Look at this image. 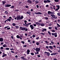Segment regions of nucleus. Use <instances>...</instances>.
I'll use <instances>...</instances> for the list:
<instances>
[{
    "label": "nucleus",
    "mask_w": 60,
    "mask_h": 60,
    "mask_svg": "<svg viewBox=\"0 0 60 60\" xmlns=\"http://www.w3.org/2000/svg\"><path fill=\"white\" fill-rule=\"evenodd\" d=\"M52 34L53 36L54 35V36L55 37H56L57 36V33H52Z\"/></svg>",
    "instance_id": "1"
},
{
    "label": "nucleus",
    "mask_w": 60,
    "mask_h": 60,
    "mask_svg": "<svg viewBox=\"0 0 60 60\" xmlns=\"http://www.w3.org/2000/svg\"><path fill=\"white\" fill-rule=\"evenodd\" d=\"M44 53L45 54L47 55V56H50V53L49 52H45Z\"/></svg>",
    "instance_id": "2"
},
{
    "label": "nucleus",
    "mask_w": 60,
    "mask_h": 60,
    "mask_svg": "<svg viewBox=\"0 0 60 60\" xmlns=\"http://www.w3.org/2000/svg\"><path fill=\"white\" fill-rule=\"evenodd\" d=\"M40 50V48H36L35 49L36 51L37 52H39Z\"/></svg>",
    "instance_id": "3"
},
{
    "label": "nucleus",
    "mask_w": 60,
    "mask_h": 60,
    "mask_svg": "<svg viewBox=\"0 0 60 60\" xmlns=\"http://www.w3.org/2000/svg\"><path fill=\"white\" fill-rule=\"evenodd\" d=\"M51 2V1L49 0H44V3H50Z\"/></svg>",
    "instance_id": "4"
},
{
    "label": "nucleus",
    "mask_w": 60,
    "mask_h": 60,
    "mask_svg": "<svg viewBox=\"0 0 60 60\" xmlns=\"http://www.w3.org/2000/svg\"><path fill=\"white\" fill-rule=\"evenodd\" d=\"M56 7H57V9H55V11H58L59 9H60V6L59 5H57L56 6Z\"/></svg>",
    "instance_id": "5"
},
{
    "label": "nucleus",
    "mask_w": 60,
    "mask_h": 60,
    "mask_svg": "<svg viewBox=\"0 0 60 60\" xmlns=\"http://www.w3.org/2000/svg\"><path fill=\"white\" fill-rule=\"evenodd\" d=\"M27 55H29L30 54V51L29 49H28L26 51Z\"/></svg>",
    "instance_id": "6"
},
{
    "label": "nucleus",
    "mask_w": 60,
    "mask_h": 60,
    "mask_svg": "<svg viewBox=\"0 0 60 60\" xmlns=\"http://www.w3.org/2000/svg\"><path fill=\"white\" fill-rule=\"evenodd\" d=\"M48 15H50L51 14H53V13L52 12H51L50 11H49L48 12Z\"/></svg>",
    "instance_id": "7"
},
{
    "label": "nucleus",
    "mask_w": 60,
    "mask_h": 60,
    "mask_svg": "<svg viewBox=\"0 0 60 60\" xmlns=\"http://www.w3.org/2000/svg\"><path fill=\"white\" fill-rule=\"evenodd\" d=\"M20 28L22 30H25V29H26V28L25 27H20Z\"/></svg>",
    "instance_id": "8"
},
{
    "label": "nucleus",
    "mask_w": 60,
    "mask_h": 60,
    "mask_svg": "<svg viewBox=\"0 0 60 60\" xmlns=\"http://www.w3.org/2000/svg\"><path fill=\"white\" fill-rule=\"evenodd\" d=\"M17 20H20V16H18L17 17Z\"/></svg>",
    "instance_id": "9"
},
{
    "label": "nucleus",
    "mask_w": 60,
    "mask_h": 60,
    "mask_svg": "<svg viewBox=\"0 0 60 60\" xmlns=\"http://www.w3.org/2000/svg\"><path fill=\"white\" fill-rule=\"evenodd\" d=\"M30 27H31V30H33L34 28V26L32 25H30Z\"/></svg>",
    "instance_id": "10"
},
{
    "label": "nucleus",
    "mask_w": 60,
    "mask_h": 60,
    "mask_svg": "<svg viewBox=\"0 0 60 60\" xmlns=\"http://www.w3.org/2000/svg\"><path fill=\"white\" fill-rule=\"evenodd\" d=\"M27 2L29 3V4H32V1L30 0H28L27 1Z\"/></svg>",
    "instance_id": "11"
},
{
    "label": "nucleus",
    "mask_w": 60,
    "mask_h": 60,
    "mask_svg": "<svg viewBox=\"0 0 60 60\" xmlns=\"http://www.w3.org/2000/svg\"><path fill=\"white\" fill-rule=\"evenodd\" d=\"M50 16L52 17L53 18H55V15H51Z\"/></svg>",
    "instance_id": "12"
},
{
    "label": "nucleus",
    "mask_w": 60,
    "mask_h": 60,
    "mask_svg": "<svg viewBox=\"0 0 60 60\" xmlns=\"http://www.w3.org/2000/svg\"><path fill=\"white\" fill-rule=\"evenodd\" d=\"M11 6V5L8 4L7 5H6V7H10V6Z\"/></svg>",
    "instance_id": "13"
},
{
    "label": "nucleus",
    "mask_w": 60,
    "mask_h": 60,
    "mask_svg": "<svg viewBox=\"0 0 60 60\" xmlns=\"http://www.w3.org/2000/svg\"><path fill=\"white\" fill-rule=\"evenodd\" d=\"M4 41V39H3V38H0V41Z\"/></svg>",
    "instance_id": "14"
},
{
    "label": "nucleus",
    "mask_w": 60,
    "mask_h": 60,
    "mask_svg": "<svg viewBox=\"0 0 60 60\" xmlns=\"http://www.w3.org/2000/svg\"><path fill=\"white\" fill-rule=\"evenodd\" d=\"M3 47H4V48L5 47H7V46L6 45V44H5L4 45H3Z\"/></svg>",
    "instance_id": "15"
},
{
    "label": "nucleus",
    "mask_w": 60,
    "mask_h": 60,
    "mask_svg": "<svg viewBox=\"0 0 60 60\" xmlns=\"http://www.w3.org/2000/svg\"><path fill=\"white\" fill-rule=\"evenodd\" d=\"M27 14H31V12L30 11H28L26 12Z\"/></svg>",
    "instance_id": "16"
},
{
    "label": "nucleus",
    "mask_w": 60,
    "mask_h": 60,
    "mask_svg": "<svg viewBox=\"0 0 60 60\" xmlns=\"http://www.w3.org/2000/svg\"><path fill=\"white\" fill-rule=\"evenodd\" d=\"M7 56V54H4L2 56V57H4V56Z\"/></svg>",
    "instance_id": "17"
},
{
    "label": "nucleus",
    "mask_w": 60,
    "mask_h": 60,
    "mask_svg": "<svg viewBox=\"0 0 60 60\" xmlns=\"http://www.w3.org/2000/svg\"><path fill=\"white\" fill-rule=\"evenodd\" d=\"M24 18V17L23 16H22L21 17H20V20H21V19H23Z\"/></svg>",
    "instance_id": "18"
},
{
    "label": "nucleus",
    "mask_w": 60,
    "mask_h": 60,
    "mask_svg": "<svg viewBox=\"0 0 60 60\" xmlns=\"http://www.w3.org/2000/svg\"><path fill=\"white\" fill-rule=\"evenodd\" d=\"M21 59H22L23 60H24L25 59V57H24V56H22L21 57Z\"/></svg>",
    "instance_id": "19"
},
{
    "label": "nucleus",
    "mask_w": 60,
    "mask_h": 60,
    "mask_svg": "<svg viewBox=\"0 0 60 60\" xmlns=\"http://www.w3.org/2000/svg\"><path fill=\"white\" fill-rule=\"evenodd\" d=\"M39 42H37L36 43V44L38 45H39Z\"/></svg>",
    "instance_id": "20"
},
{
    "label": "nucleus",
    "mask_w": 60,
    "mask_h": 60,
    "mask_svg": "<svg viewBox=\"0 0 60 60\" xmlns=\"http://www.w3.org/2000/svg\"><path fill=\"white\" fill-rule=\"evenodd\" d=\"M49 48L50 49H53V47L52 46H49Z\"/></svg>",
    "instance_id": "21"
},
{
    "label": "nucleus",
    "mask_w": 60,
    "mask_h": 60,
    "mask_svg": "<svg viewBox=\"0 0 60 60\" xmlns=\"http://www.w3.org/2000/svg\"><path fill=\"white\" fill-rule=\"evenodd\" d=\"M14 6H13L11 7H10V8H11V9H13L14 8Z\"/></svg>",
    "instance_id": "22"
},
{
    "label": "nucleus",
    "mask_w": 60,
    "mask_h": 60,
    "mask_svg": "<svg viewBox=\"0 0 60 60\" xmlns=\"http://www.w3.org/2000/svg\"><path fill=\"white\" fill-rule=\"evenodd\" d=\"M45 26V25L43 23H42L41 24V26Z\"/></svg>",
    "instance_id": "23"
},
{
    "label": "nucleus",
    "mask_w": 60,
    "mask_h": 60,
    "mask_svg": "<svg viewBox=\"0 0 60 60\" xmlns=\"http://www.w3.org/2000/svg\"><path fill=\"white\" fill-rule=\"evenodd\" d=\"M48 51H49V52H50V53H52V51H51L50 50V49H48Z\"/></svg>",
    "instance_id": "24"
},
{
    "label": "nucleus",
    "mask_w": 60,
    "mask_h": 60,
    "mask_svg": "<svg viewBox=\"0 0 60 60\" xmlns=\"http://www.w3.org/2000/svg\"><path fill=\"white\" fill-rule=\"evenodd\" d=\"M42 13L41 12H38V15H39V14H41Z\"/></svg>",
    "instance_id": "25"
},
{
    "label": "nucleus",
    "mask_w": 60,
    "mask_h": 60,
    "mask_svg": "<svg viewBox=\"0 0 60 60\" xmlns=\"http://www.w3.org/2000/svg\"><path fill=\"white\" fill-rule=\"evenodd\" d=\"M16 37L17 38H18V39L20 38V37H19V35H17L16 36Z\"/></svg>",
    "instance_id": "26"
},
{
    "label": "nucleus",
    "mask_w": 60,
    "mask_h": 60,
    "mask_svg": "<svg viewBox=\"0 0 60 60\" xmlns=\"http://www.w3.org/2000/svg\"><path fill=\"white\" fill-rule=\"evenodd\" d=\"M51 31L52 32H53V33H54V32H55V30H51Z\"/></svg>",
    "instance_id": "27"
},
{
    "label": "nucleus",
    "mask_w": 60,
    "mask_h": 60,
    "mask_svg": "<svg viewBox=\"0 0 60 60\" xmlns=\"http://www.w3.org/2000/svg\"><path fill=\"white\" fill-rule=\"evenodd\" d=\"M7 20H8L9 22H11V19H7Z\"/></svg>",
    "instance_id": "28"
},
{
    "label": "nucleus",
    "mask_w": 60,
    "mask_h": 60,
    "mask_svg": "<svg viewBox=\"0 0 60 60\" xmlns=\"http://www.w3.org/2000/svg\"><path fill=\"white\" fill-rule=\"evenodd\" d=\"M6 2L5 1H2V3H3V4H5V3Z\"/></svg>",
    "instance_id": "29"
},
{
    "label": "nucleus",
    "mask_w": 60,
    "mask_h": 60,
    "mask_svg": "<svg viewBox=\"0 0 60 60\" xmlns=\"http://www.w3.org/2000/svg\"><path fill=\"white\" fill-rule=\"evenodd\" d=\"M12 25L13 26H16V24L14 23H13Z\"/></svg>",
    "instance_id": "30"
},
{
    "label": "nucleus",
    "mask_w": 60,
    "mask_h": 60,
    "mask_svg": "<svg viewBox=\"0 0 60 60\" xmlns=\"http://www.w3.org/2000/svg\"><path fill=\"white\" fill-rule=\"evenodd\" d=\"M6 50H8L10 49L9 48H5Z\"/></svg>",
    "instance_id": "31"
},
{
    "label": "nucleus",
    "mask_w": 60,
    "mask_h": 60,
    "mask_svg": "<svg viewBox=\"0 0 60 60\" xmlns=\"http://www.w3.org/2000/svg\"><path fill=\"white\" fill-rule=\"evenodd\" d=\"M50 8L51 9H53V6H50Z\"/></svg>",
    "instance_id": "32"
},
{
    "label": "nucleus",
    "mask_w": 60,
    "mask_h": 60,
    "mask_svg": "<svg viewBox=\"0 0 60 60\" xmlns=\"http://www.w3.org/2000/svg\"><path fill=\"white\" fill-rule=\"evenodd\" d=\"M57 15L59 16H60V13H58L57 14Z\"/></svg>",
    "instance_id": "33"
},
{
    "label": "nucleus",
    "mask_w": 60,
    "mask_h": 60,
    "mask_svg": "<svg viewBox=\"0 0 60 60\" xmlns=\"http://www.w3.org/2000/svg\"><path fill=\"white\" fill-rule=\"evenodd\" d=\"M54 1L56 2H59V0H54Z\"/></svg>",
    "instance_id": "34"
},
{
    "label": "nucleus",
    "mask_w": 60,
    "mask_h": 60,
    "mask_svg": "<svg viewBox=\"0 0 60 60\" xmlns=\"http://www.w3.org/2000/svg\"><path fill=\"white\" fill-rule=\"evenodd\" d=\"M48 33L49 34H50V35H51V33L49 32V31H48Z\"/></svg>",
    "instance_id": "35"
},
{
    "label": "nucleus",
    "mask_w": 60,
    "mask_h": 60,
    "mask_svg": "<svg viewBox=\"0 0 60 60\" xmlns=\"http://www.w3.org/2000/svg\"><path fill=\"white\" fill-rule=\"evenodd\" d=\"M55 30H58V29H57V28L56 27H55Z\"/></svg>",
    "instance_id": "36"
},
{
    "label": "nucleus",
    "mask_w": 60,
    "mask_h": 60,
    "mask_svg": "<svg viewBox=\"0 0 60 60\" xmlns=\"http://www.w3.org/2000/svg\"><path fill=\"white\" fill-rule=\"evenodd\" d=\"M35 36H36L34 35H32V37L33 38H34V37H35Z\"/></svg>",
    "instance_id": "37"
},
{
    "label": "nucleus",
    "mask_w": 60,
    "mask_h": 60,
    "mask_svg": "<svg viewBox=\"0 0 60 60\" xmlns=\"http://www.w3.org/2000/svg\"><path fill=\"white\" fill-rule=\"evenodd\" d=\"M57 25L58 27H60V25H59V24L57 23Z\"/></svg>",
    "instance_id": "38"
},
{
    "label": "nucleus",
    "mask_w": 60,
    "mask_h": 60,
    "mask_svg": "<svg viewBox=\"0 0 60 60\" xmlns=\"http://www.w3.org/2000/svg\"><path fill=\"white\" fill-rule=\"evenodd\" d=\"M37 56L38 57H41V56L39 55H37Z\"/></svg>",
    "instance_id": "39"
},
{
    "label": "nucleus",
    "mask_w": 60,
    "mask_h": 60,
    "mask_svg": "<svg viewBox=\"0 0 60 60\" xmlns=\"http://www.w3.org/2000/svg\"><path fill=\"white\" fill-rule=\"evenodd\" d=\"M48 28L49 29H50V30L52 29V27H49Z\"/></svg>",
    "instance_id": "40"
},
{
    "label": "nucleus",
    "mask_w": 60,
    "mask_h": 60,
    "mask_svg": "<svg viewBox=\"0 0 60 60\" xmlns=\"http://www.w3.org/2000/svg\"><path fill=\"white\" fill-rule=\"evenodd\" d=\"M31 53V55H32V56H34V53Z\"/></svg>",
    "instance_id": "41"
},
{
    "label": "nucleus",
    "mask_w": 60,
    "mask_h": 60,
    "mask_svg": "<svg viewBox=\"0 0 60 60\" xmlns=\"http://www.w3.org/2000/svg\"><path fill=\"white\" fill-rule=\"evenodd\" d=\"M23 46L24 48H25V47L26 48V45H23Z\"/></svg>",
    "instance_id": "42"
},
{
    "label": "nucleus",
    "mask_w": 60,
    "mask_h": 60,
    "mask_svg": "<svg viewBox=\"0 0 60 60\" xmlns=\"http://www.w3.org/2000/svg\"><path fill=\"white\" fill-rule=\"evenodd\" d=\"M41 34L42 35H45V33H43V32H41Z\"/></svg>",
    "instance_id": "43"
},
{
    "label": "nucleus",
    "mask_w": 60,
    "mask_h": 60,
    "mask_svg": "<svg viewBox=\"0 0 60 60\" xmlns=\"http://www.w3.org/2000/svg\"><path fill=\"white\" fill-rule=\"evenodd\" d=\"M0 49H4V48H3V47H1L0 48Z\"/></svg>",
    "instance_id": "44"
},
{
    "label": "nucleus",
    "mask_w": 60,
    "mask_h": 60,
    "mask_svg": "<svg viewBox=\"0 0 60 60\" xmlns=\"http://www.w3.org/2000/svg\"><path fill=\"white\" fill-rule=\"evenodd\" d=\"M55 53H52L51 54V56H53L54 55H55Z\"/></svg>",
    "instance_id": "45"
},
{
    "label": "nucleus",
    "mask_w": 60,
    "mask_h": 60,
    "mask_svg": "<svg viewBox=\"0 0 60 60\" xmlns=\"http://www.w3.org/2000/svg\"><path fill=\"white\" fill-rule=\"evenodd\" d=\"M5 13H6V14H8V11H5Z\"/></svg>",
    "instance_id": "46"
},
{
    "label": "nucleus",
    "mask_w": 60,
    "mask_h": 60,
    "mask_svg": "<svg viewBox=\"0 0 60 60\" xmlns=\"http://www.w3.org/2000/svg\"><path fill=\"white\" fill-rule=\"evenodd\" d=\"M43 30L45 31H47V29H43Z\"/></svg>",
    "instance_id": "47"
},
{
    "label": "nucleus",
    "mask_w": 60,
    "mask_h": 60,
    "mask_svg": "<svg viewBox=\"0 0 60 60\" xmlns=\"http://www.w3.org/2000/svg\"><path fill=\"white\" fill-rule=\"evenodd\" d=\"M15 27L16 28H19V26H15Z\"/></svg>",
    "instance_id": "48"
},
{
    "label": "nucleus",
    "mask_w": 60,
    "mask_h": 60,
    "mask_svg": "<svg viewBox=\"0 0 60 60\" xmlns=\"http://www.w3.org/2000/svg\"><path fill=\"white\" fill-rule=\"evenodd\" d=\"M21 42L22 43H23V44H24L25 43V42H24V41H21Z\"/></svg>",
    "instance_id": "49"
},
{
    "label": "nucleus",
    "mask_w": 60,
    "mask_h": 60,
    "mask_svg": "<svg viewBox=\"0 0 60 60\" xmlns=\"http://www.w3.org/2000/svg\"><path fill=\"white\" fill-rule=\"evenodd\" d=\"M18 56L17 55H16L15 56V57L16 58H18Z\"/></svg>",
    "instance_id": "50"
},
{
    "label": "nucleus",
    "mask_w": 60,
    "mask_h": 60,
    "mask_svg": "<svg viewBox=\"0 0 60 60\" xmlns=\"http://www.w3.org/2000/svg\"><path fill=\"white\" fill-rule=\"evenodd\" d=\"M36 7H37V8H39V5H36Z\"/></svg>",
    "instance_id": "51"
},
{
    "label": "nucleus",
    "mask_w": 60,
    "mask_h": 60,
    "mask_svg": "<svg viewBox=\"0 0 60 60\" xmlns=\"http://www.w3.org/2000/svg\"><path fill=\"white\" fill-rule=\"evenodd\" d=\"M4 32H2V34H4Z\"/></svg>",
    "instance_id": "52"
},
{
    "label": "nucleus",
    "mask_w": 60,
    "mask_h": 60,
    "mask_svg": "<svg viewBox=\"0 0 60 60\" xmlns=\"http://www.w3.org/2000/svg\"><path fill=\"white\" fill-rule=\"evenodd\" d=\"M46 48H47V49H49V47L48 46H46Z\"/></svg>",
    "instance_id": "53"
},
{
    "label": "nucleus",
    "mask_w": 60,
    "mask_h": 60,
    "mask_svg": "<svg viewBox=\"0 0 60 60\" xmlns=\"http://www.w3.org/2000/svg\"><path fill=\"white\" fill-rule=\"evenodd\" d=\"M33 25L34 26H36V24H34Z\"/></svg>",
    "instance_id": "54"
},
{
    "label": "nucleus",
    "mask_w": 60,
    "mask_h": 60,
    "mask_svg": "<svg viewBox=\"0 0 60 60\" xmlns=\"http://www.w3.org/2000/svg\"><path fill=\"white\" fill-rule=\"evenodd\" d=\"M39 22H36V24H37V25H39Z\"/></svg>",
    "instance_id": "55"
},
{
    "label": "nucleus",
    "mask_w": 60,
    "mask_h": 60,
    "mask_svg": "<svg viewBox=\"0 0 60 60\" xmlns=\"http://www.w3.org/2000/svg\"><path fill=\"white\" fill-rule=\"evenodd\" d=\"M49 5H46L45 7H49Z\"/></svg>",
    "instance_id": "56"
},
{
    "label": "nucleus",
    "mask_w": 60,
    "mask_h": 60,
    "mask_svg": "<svg viewBox=\"0 0 60 60\" xmlns=\"http://www.w3.org/2000/svg\"><path fill=\"white\" fill-rule=\"evenodd\" d=\"M15 11H19V10L18 9H16L15 10Z\"/></svg>",
    "instance_id": "57"
},
{
    "label": "nucleus",
    "mask_w": 60,
    "mask_h": 60,
    "mask_svg": "<svg viewBox=\"0 0 60 60\" xmlns=\"http://www.w3.org/2000/svg\"><path fill=\"white\" fill-rule=\"evenodd\" d=\"M45 18L46 19H49V18L47 17H45Z\"/></svg>",
    "instance_id": "58"
},
{
    "label": "nucleus",
    "mask_w": 60,
    "mask_h": 60,
    "mask_svg": "<svg viewBox=\"0 0 60 60\" xmlns=\"http://www.w3.org/2000/svg\"><path fill=\"white\" fill-rule=\"evenodd\" d=\"M11 53H15V52H14V51H11Z\"/></svg>",
    "instance_id": "59"
},
{
    "label": "nucleus",
    "mask_w": 60,
    "mask_h": 60,
    "mask_svg": "<svg viewBox=\"0 0 60 60\" xmlns=\"http://www.w3.org/2000/svg\"><path fill=\"white\" fill-rule=\"evenodd\" d=\"M11 38L12 39H13V36H11Z\"/></svg>",
    "instance_id": "60"
},
{
    "label": "nucleus",
    "mask_w": 60,
    "mask_h": 60,
    "mask_svg": "<svg viewBox=\"0 0 60 60\" xmlns=\"http://www.w3.org/2000/svg\"><path fill=\"white\" fill-rule=\"evenodd\" d=\"M25 30L26 31H27L28 30V29H27V28H25Z\"/></svg>",
    "instance_id": "61"
},
{
    "label": "nucleus",
    "mask_w": 60,
    "mask_h": 60,
    "mask_svg": "<svg viewBox=\"0 0 60 60\" xmlns=\"http://www.w3.org/2000/svg\"><path fill=\"white\" fill-rule=\"evenodd\" d=\"M11 29V28L10 27L8 28H7V29L8 30H9V29Z\"/></svg>",
    "instance_id": "62"
},
{
    "label": "nucleus",
    "mask_w": 60,
    "mask_h": 60,
    "mask_svg": "<svg viewBox=\"0 0 60 60\" xmlns=\"http://www.w3.org/2000/svg\"><path fill=\"white\" fill-rule=\"evenodd\" d=\"M53 60H57V59L56 58H54L53 59Z\"/></svg>",
    "instance_id": "63"
},
{
    "label": "nucleus",
    "mask_w": 60,
    "mask_h": 60,
    "mask_svg": "<svg viewBox=\"0 0 60 60\" xmlns=\"http://www.w3.org/2000/svg\"><path fill=\"white\" fill-rule=\"evenodd\" d=\"M35 2L36 3H37V4H38V3H39V2H38V1H37V0H36L35 1Z\"/></svg>",
    "instance_id": "64"
}]
</instances>
